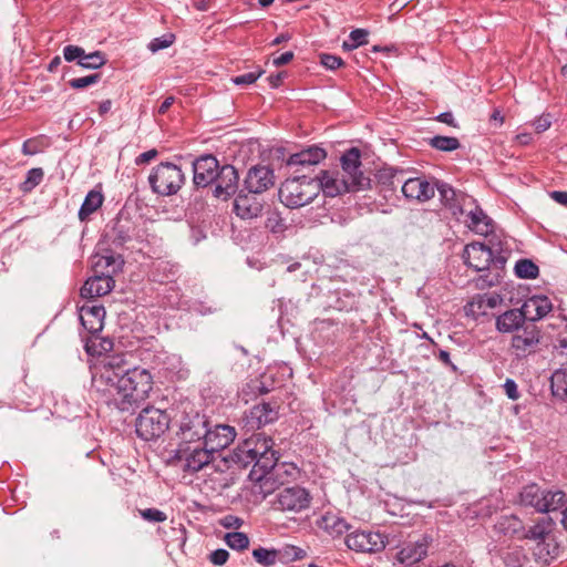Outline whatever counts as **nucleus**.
Returning <instances> with one entry per match:
<instances>
[{"instance_id":"obj_56","label":"nucleus","mask_w":567,"mask_h":567,"mask_svg":"<svg viewBox=\"0 0 567 567\" xmlns=\"http://www.w3.org/2000/svg\"><path fill=\"white\" fill-rule=\"evenodd\" d=\"M368 35H369V32L365 29H354L350 32L349 39L354 44H357V48H358L368 42L367 41Z\"/></svg>"},{"instance_id":"obj_11","label":"nucleus","mask_w":567,"mask_h":567,"mask_svg":"<svg viewBox=\"0 0 567 567\" xmlns=\"http://www.w3.org/2000/svg\"><path fill=\"white\" fill-rule=\"evenodd\" d=\"M174 457L178 461L185 462V471L197 473L214 460V454L205 443L202 442L198 444L178 445Z\"/></svg>"},{"instance_id":"obj_30","label":"nucleus","mask_w":567,"mask_h":567,"mask_svg":"<svg viewBox=\"0 0 567 567\" xmlns=\"http://www.w3.org/2000/svg\"><path fill=\"white\" fill-rule=\"evenodd\" d=\"M318 526L332 537H339L351 528L344 518L333 513H326L318 522Z\"/></svg>"},{"instance_id":"obj_15","label":"nucleus","mask_w":567,"mask_h":567,"mask_svg":"<svg viewBox=\"0 0 567 567\" xmlns=\"http://www.w3.org/2000/svg\"><path fill=\"white\" fill-rule=\"evenodd\" d=\"M219 165L212 154L202 155L193 162V182L196 187H207L218 176Z\"/></svg>"},{"instance_id":"obj_47","label":"nucleus","mask_w":567,"mask_h":567,"mask_svg":"<svg viewBox=\"0 0 567 567\" xmlns=\"http://www.w3.org/2000/svg\"><path fill=\"white\" fill-rule=\"evenodd\" d=\"M501 558L506 567H522L525 560V556L519 549L502 550Z\"/></svg>"},{"instance_id":"obj_54","label":"nucleus","mask_w":567,"mask_h":567,"mask_svg":"<svg viewBox=\"0 0 567 567\" xmlns=\"http://www.w3.org/2000/svg\"><path fill=\"white\" fill-rule=\"evenodd\" d=\"M84 49L78 45L69 44L63 49V58L68 62L79 61L84 58Z\"/></svg>"},{"instance_id":"obj_21","label":"nucleus","mask_w":567,"mask_h":567,"mask_svg":"<svg viewBox=\"0 0 567 567\" xmlns=\"http://www.w3.org/2000/svg\"><path fill=\"white\" fill-rule=\"evenodd\" d=\"M105 309L103 306H82L80 321L92 336L101 332L104 327Z\"/></svg>"},{"instance_id":"obj_28","label":"nucleus","mask_w":567,"mask_h":567,"mask_svg":"<svg viewBox=\"0 0 567 567\" xmlns=\"http://www.w3.org/2000/svg\"><path fill=\"white\" fill-rule=\"evenodd\" d=\"M527 319L524 308L511 309L498 316L496 328L501 332H513L517 330Z\"/></svg>"},{"instance_id":"obj_25","label":"nucleus","mask_w":567,"mask_h":567,"mask_svg":"<svg viewBox=\"0 0 567 567\" xmlns=\"http://www.w3.org/2000/svg\"><path fill=\"white\" fill-rule=\"evenodd\" d=\"M434 187L440 194L441 202L450 209H453L454 214L456 210L461 214L464 213L462 205H464L467 199L465 194L456 192L451 185L443 182H436Z\"/></svg>"},{"instance_id":"obj_41","label":"nucleus","mask_w":567,"mask_h":567,"mask_svg":"<svg viewBox=\"0 0 567 567\" xmlns=\"http://www.w3.org/2000/svg\"><path fill=\"white\" fill-rule=\"evenodd\" d=\"M515 275L522 279H535L539 275L538 266L530 259H519L515 265Z\"/></svg>"},{"instance_id":"obj_22","label":"nucleus","mask_w":567,"mask_h":567,"mask_svg":"<svg viewBox=\"0 0 567 567\" xmlns=\"http://www.w3.org/2000/svg\"><path fill=\"white\" fill-rule=\"evenodd\" d=\"M327 157V152L317 145L309 146L298 153L291 154L287 161V166H313Z\"/></svg>"},{"instance_id":"obj_29","label":"nucleus","mask_w":567,"mask_h":567,"mask_svg":"<svg viewBox=\"0 0 567 567\" xmlns=\"http://www.w3.org/2000/svg\"><path fill=\"white\" fill-rule=\"evenodd\" d=\"M494 530L498 535L522 538V534H524V525L515 515H503L494 524Z\"/></svg>"},{"instance_id":"obj_9","label":"nucleus","mask_w":567,"mask_h":567,"mask_svg":"<svg viewBox=\"0 0 567 567\" xmlns=\"http://www.w3.org/2000/svg\"><path fill=\"white\" fill-rule=\"evenodd\" d=\"M317 184L320 185V192L322 190L326 196L336 197L338 195L350 193V192H359L370 187L371 179L370 177H361L359 176L355 182H351L346 176L341 178L338 174L330 173L328 171H322L320 176L316 177Z\"/></svg>"},{"instance_id":"obj_19","label":"nucleus","mask_w":567,"mask_h":567,"mask_svg":"<svg viewBox=\"0 0 567 567\" xmlns=\"http://www.w3.org/2000/svg\"><path fill=\"white\" fill-rule=\"evenodd\" d=\"M401 190L406 198L419 202H426L435 195L434 185L420 177L405 176Z\"/></svg>"},{"instance_id":"obj_12","label":"nucleus","mask_w":567,"mask_h":567,"mask_svg":"<svg viewBox=\"0 0 567 567\" xmlns=\"http://www.w3.org/2000/svg\"><path fill=\"white\" fill-rule=\"evenodd\" d=\"M296 471V467L286 463H281L275 471H271L269 474H258L255 476H249L250 480L258 482V491L256 494H260L262 498H266L268 495L278 492L282 487L288 477H291Z\"/></svg>"},{"instance_id":"obj_38","label":"nucleus","mask_w":567,"mask_h":567,"mask_svg":"<svg viewBox=\"0 0 567 567\" xmlns=\"http://www.w3.org/2000/svg\"><path fill=\"white\" fill-rule=\"evenodd\" d=\"M550 390L554 396L567 400V370H556L550 378Z\"/></svg>"},{"instance_id":"obj_49","label":"nucleus","mask_w":567,"mask_h":567,"mask_svg":"<svg viewBox=\"0 0 567 567\" xmlns=\"http://www.w3.org/2000/svg\"><path fill=\"white\" fill-rule=\"evenodd\" d=\"M174 40H175V35L172 34V33H168V34H164L159 38H155L153 39L147 48L153 52H157L159 50H164L168 47H171L173 43H174Z\"/></svg>"},{"instance_id":"obj_58","label":"nucleus","mask_w":567,"mask_h":567,"mask_svg":"<svg viewBox=\"0 0 567 567\" xmlns=\"http://www.w3.org/2000/svg\"><path fill=\"white\" fill-rule=\"evenodd\" d=\"M506 395L511 400H517L519 398V392L517 389V384L513 379H506L504 385H503Z\"/></svg>"},{"instance_id":"obj_52","label":"nucleus","mask_w":567,"mask_h":567,"mask_svg":"<svg viewBox=\"0 0 567 567\" xmlns=\"http://www.w3.org/2000/svg\"><path fill=\"white\" fill-rule=\"evenodd\" d=\"M138 512L141 517L150 523H163L167 519V515L157 508H145Z\"/></svg>"},{"instance_id":"obj_55","label":"nucleus","mask_w":567,"mask_h":567,"mask_svg":"<svg viewBox=\"0 0 567 567\" xmlns=\"http://www.w3.org/2000/svg\"><path fill=\"white\" fill-rule=\"evenodd\" d=\"M499 302V297L497 295H493V296H488V295H484V296H478L477 298V301H476V305L478 307V309H493L495 308ZM472 305H475V302H473Z\"/></svg>"},{"instance_id":"obj_13","label":"nucleus","mask_w":567,"mask_h":567,"mask_svg":"<svg viewBox=\"0 0 567 567\" xmlns=\"http://www.w3.org/2000/svg\"><path fill=\"white\" fill-rule=\"evenodd\" d=\"M346 545L358 553H379L385 548V536L379 532L354 530L347 535Z\"/></svg>"},{"instance_id":"obj_43","label":"nucleus","mask_w":567,"mask_h":567,"mask_svg":"<svg viewBox=\"0 0 567 567\" xmlns=\"http://www.w3.org/2000/svg\"><path fill=\"white\" fill-rule=\"evenodd\" d=\"M229 437L230 435H228V437L216 435L215 431H210L208 429V435L205 437V441L203 442L209 449V451L213 454H215L226 449L233 442V440H230Z\"/></svg>"},{"instance_id":"obj_23","label":"nucleus","mask_w":567,"mask_h":567,"mask_svg":"<svg viewBox=\"0 0 567 567\" xmlns=\"http://www.w3.org/2000/svg\"><path fill=\"white\" fill-rule=\"evenodd\" d=\"M539 331L534 323L524 327L523 332L512 339L513 348L522 353L532 352L539 342Z\"/></svg>"},{"instance_id":"obj_7","label":"nucleus","mask_w":567,"mask_h":567,"mask_svg":"<svg viewBox=\"0 0 567 567\" xmlns=\"http://www.w3.org/2000/svg\"><path fill=\"white\" fill-rule=\"evenodd\" d=\"M171 415L154 406L144 408L135 421V432L144 441H153L161 437L169 426Z\"/></svg>"},{"instance_id":"obj_24","label":"nucleus","mask_w":567,"mask_h":567,"mask_svg":"<svg viewBox=\"0 0 567 567\" xmlns=\"http://www.w3.org/2000/svg\"><path fill=\"white\" fill-rule=\"evenodd\" d=\"M340 161L344 173L343 176L349 178L351 182H355L359 176L367 177L361 171V152L358 147H351L344 152Z\"/></svg>"},{"instance_id":"obj_61","label":"nucleus","mask_w":567,"mask_h":567,"mask_svg":"<svg viewBox=\"0 0 567 567\" xmlns=\"http://www.w3.org/2000/svg\"><path fill=\"white\" fill-rule=\"evenodd\" d=\"M214 431L216 432V435H219V436L228 437V435H230L229 439L233 441L236 435L234 427H231L229 425H217Z\"/></svg>"},{"instance_id":"obj_46","label":"nucleus","mask_w":567,"mask_h":567,"mask_svg":"<svg viewBox=\"0 0 567 567\" xmlns=\"http://www.w3.org/2000/svg\"><path fill=\"white\" fill-rule=\"evenodd\" d=\"M44 172L42 168H31L27 173V178L21 184V190L24 193L31 192L34 187H37L43 179Z\"/></svg>"},{"instance_id":"obj_5","label":"nucleus","mask_w":567,"mask_h":567,"mask_svg":"<svg viewBox=\"0 0 567 567\" xmlns=\"http://www.w3.org/2000/svg\"><path fill=\"white\" fill-rule=\"evenodd\" d=\"M319 193L317 179L302 175L286 179L279 188V198L285 206L293 209L310 204Z\"/></svg>"},{"instance_id":"obj_44","label":"nucleus","mask_w":567,"mask_h":567,"mask_svg":"<svg viewBox=\"0 0 567 567\" xmlns=\"http://www.w3.org/2000/svg\"><path fill=\"white\" fill-rule=\"evenodd\" d=\"M226 544L235 550H244L249 546V538L245 533L231 532L225 535Z\"/></svg>"},{"instance_id":"obj_35","label":"nucleus","mask_w":567,"mask_h":567,"mask_svg":"<svg viewBox=\"0 0 567 567\" xmlns=\"http://www.w3.org/2000/svg\"><path fill=\"white\" fill-rule=\"evenodd\" d=\"M103 204V195L97 190H90L84 198L80 209L79 218L84 221L91 214L97 210Z\"/></svg>"},{"instance_id":"obj_63","label":"nucleus","mask_w":567,"mask_h":567,"mask_svg":"<svg viewBox=\"0 0 567 567\" xmlns=\"http://www.w3.org/2000/svg\"><path fill=\"white\" fill-rule=\"evenodd\" d=\"M293 59V52L287 51L285 53H281L279 56L275 58L272 63L276 66H281L285 64H288Z\"/></svg>"},{"instance_id":"obj_37","label":"nucleus","mask_w":567,"mask_h":567,"mask_svg":"<svg viewBox=\"0 0 567 567\" xmlns=\"http://www.w3.org/2000/svg\"><path fill=\"white\" fill-rule=\"evenodd\" d=\"M551 530V520L550 518L543 517L535 525L530 526L527 530L524 529V534H522V538H527L535 542L544 540L545 537Z\"/></svg>"},{"instance_id":"obj_14","label":"nucleus","mask_w":567,"mask_h":567,"mask_svg":"<svg viewBox=\"0 0 567 567\" xmlns=\"http://www.w3.org/2000/svg\"><path fill=\"white\" fill-rule=\"evenodd\" d=\"M213 190L214 197L220 200H228L239 188V174L238 171L230 164L221 165L214 183Z\"/></svg>"},{"instance_id":"obj_40","label":"nucleus","mask_w":567,"mask_h":567,"mask_svg":"<svg viewBox=\"0 0 567 567\" xmlns=\"http://www.w3.org/2000/svg\"><path fill=\"white\" fill-rule=\"evenodd\" d=\"M429 145L441 152H453L461 147L456 137L435 135L429 140Z\"/></svg>"},{"instance_id":"obj_8","label":"nucleus","mask_w":567,"mask_h":567,"mask_svg":"<svg viewBox=\"0 0 567 567\" xmlns=\"http://www.w3.org/2000/svg\"><path fill=\"white\" fill-rule=\"evenodd\" d=\"M176 437L178 445L198 444L208 435V420L195 410L184 412L177 421Z\"/></svg>"},{"instance_id":"obj_64","label":"nucleus","mask_w":567,"mask_h":567,"mask_svg":"<svg viewBox=\"0 0 567 567\" xmlns=\"http://www.w3.org/2000/svg\"><path fill=\"white\" fill-rule=\"evenodd\" d=\"M550 197L558 204L567 207V192L554 190Z\"/></svg>"},{"instance_id":"obj_10","label":"nucleus","mask_w":567,"mask_h":567,"mask_svg":"<svg viewBox=\"0 0 567 567\" xmlns=\"http://www.w3.org/2000/svg\"><path fill=\"white\" fill-rule=\"evenodd\" d=\"M311 499L310 493L305 487L286 486L276 493L272 506L280 512L300 513L310 507Z\"/></svg>"},{"instance_id":"obj_39","label":"nucleus","mask_w":567,"mask_h":567,"mask_svg":"<svg viewBox=\"0 0 567 567\" xmlns=\"http://www.w3.org/2000/svg\"><path fill=\"white\" fill-rule=\"evenodd\" d=\"M565 494L561 491H546L542 496V513H548L558 509L564 504Z\"/></svg>"},{"instance_id":"obj_36","label":"nucleus","mask_w":567,"mask_h":567,"mask_svg":"<svg viewBox=\"0 0 567 567\" xmlns=\"http://www.w3.org/2000/svg\"><path fill=\"white\" fill-rule=\"evenodd\" d=\"M123 262L121 256H100L94 264L93 271L97 274L103 270L104 272H110L113 277L114 274L121 270Z\"/></svg>"},{"instance_id":"obj_16","label":"nucleus","mask_w":567,"mask_h":567,"mask_svg":"<svg viewBox=\"0 0 567 567\" xmlns=\"http://www.w3.org/2000/svg\"><path fill=\"white\" fill-rule=\"evenodd\" d=\"M274 185V171L270 167L262 165L250 167L244 179V189L250 194H261Z\"/></svg>"},{"instance_id":"obj_31","label":"nucleus","mask_w":567,"mask_h":567,"mask_svg":"<svg viewBox=\"0 0 567 567\" xmlns=\"http://www.w3.org/2000/svg\"><path fill=\"white\" fill-rule=\"evenodd\" d=\"M133 230V225L128 219L116 218L110 237L114 245L122 247L132 239Z\"/></svg>"},{"instance_id":"obj_2","label":"nucleus","mask_w":567,"mask_h":567,"mask_svg":"<svg viewBox=\"0 0 567 567\" xmlns=\"http://www.w3.org/2000/svg\"><path fill=\"white\" fill-rule=\"evenodd\" d=\"M277 452L272 450V440L268 437H251L246 440L231 456V460L247 467L252 464L249 476L269 474L280 464L277 463Z\"/></svg>"},{"instance_id":"obj_48","label":"nucleus","mask_w":567,"mask_h":567,"mask_svg":"<svg viewBox=\"0 0 567 567\" xmlns=\"http://www.w3.org/2000/svg\"><path fill=\"white\" fill-rule=\"evenodd\" d=\"M101 80V74L94 73L83 78H75L70 80L68 83L72 89L81 90L90 85L96 84Z\"/></svg>"},{"instance_id":"obj_26","label":"nucleus","mask_w":567,"mask_h":567,"mask_svg":"<svg viewBox=\"0 0 567 567\" xmlns=\"http://www.w3.org/2000/svg\"><path fill=\"white\" fill-rule=\"evenodd\" d=\"M248 423L251 427H261L266 424H269L278 419L277 406L271 405L270 403H261L255 405L248 415Z\"/></svg>"},{"instance_id":"obj_53","label":"nucleus","mask_w":567,"mask_h":567,"mask_svg":"<svg viewBox=\"0 0 567 567\" xmlns=\"http://www.w3.org/2000/svg\"><path fill=\"white\" fill-rule=\"evenodd\" d=\"M264 73V70L258 69L255 72L245 73L231 78V82L236 85H249L255 83Z\"/></svg>"},{"instance_id":"obj_1","label":"nucleus","mask_w":567,"mask_h":567,"mask_svg":"<svg viewBox=\"0 0 567 567\" xmlns=\"http://www.w3.org/2000/svg\"><path fill=\"white\" fill-rule=\"evenodd\" d=\"M114 393H107L115 406L123 412L140 408L153 389V375L141 367L131 368L120 380H116Z\"/></svg>"},{"instance_id":"obj_18","label":"nucleus","mask_w":567,"mask_h":567,"mask_svg":"<svg viewBox=\"0 0 567 567\" xmlns=\"http://www.w3.org/2000/svg\"><path fill=\"white\" fill-rule=\"evenodd\" d=\"M246 189L238 192L234 200V212L241 219H252L262 212V203L255 196L256 194L245 193Z\"/></svg>"},{"instance_id":"obj_20","label":"nucleus","mask_w":567,"mask_h":567,"mask_svg":"<svg viewBox=\"0 0 567 567\" xmlns=\"http://www.w3.org/2000/svg\"><path fill=\"white\" fill-rule=\"evenodd\" d=\"M427 548L429 542L426 537L414 543H408L398 551L396 560L405 567H412L426 556Z\"/></svg>"},{"instance_id":"obj_50","label":"nucleus","mask_w":567,"mask_h":567,"mask_svg":"<svg viewBox=\"0 0 567 567\" xmlns=\"http://www.w3.org/2000/svg\"><path fill=\"white\" fill-rule=\"evenodd\" d=\"M266 228L275 234L282 233L286 229V224L279 213L272 212L267 217Z\"/></svg>"},{"instance_id":"obj_59","label":"nucleus","mask_w":567,"mask_h":567,"mask_svg":"<svg viewBox=\"0 0 567 567\" xmlns=\"http://www.w3.org/2000/svg\"><path fill=\"white\" fill-rule=\"evenodd\" d=\"M251 393L256 395L266 394L269 392V389L264 384V382L259 380H252L246 385Z\"/></svg>"},{"instance_id":"obj_32","label":"nucleus","mask_w":567,"mask_h":567,"mask_svg":"<svg viewBox=\"0 0 567 567\" xmlns=\"http://www.w3.org/2000/svg\"><path fill=\"white\" fill-rule=\"evenodd\" d=\"M406 172L404 169L385 167L378 172L377 179L382 186L390 190L396 189L399 185H403Z\"/></svg>"},{"instance_id":"obj_42","label":"nucleus","mask_w":567,"mask_h":567,"mask_svg":"<svg viewBox=\"0 0 567 567\" xmlns=\"http://www.w3.org/2000/svg\"><path fill=\"white\" fill-rule=\"evenodd\" d=\"M106 62L105 54L101 51H94L89 54L84 52V58L78 61V65L87 70H96L105 65Z\"/></svg>"},{"instance_id":"obj_17","label":"nucleus","mask_w":567,"mask_h":567,"mask_svg":"<svg viewBox=\"0 0 567 567\" xmlns=\"http://www.w3.org/2000/svg\"><path fill=\"white\" fill-rule=\"evenodd\" d=\"M115 281L110 272H101L95 274L91 278H89L83 287L81 288V296L83 298H95L102 297L111 292L114 288Z\"/></svg>"},{"instance_id":"obj_6","label":"nucleus","mask_w":567,"mask_h":567,"mask_svg":"<svg viewBox=\"0 0 567 567\" xmlns=\"http://www.w3.org/2000/svg\"><path fill=\"white\" fill-rule=\"evenodd\" d=\"M148 183L153 193L161 196H171L181 189L185 183V175L176 164L162 162L152 169Z\"/></svg>"},{"instance_id":"obj_51","label":"nucleus","mask_w":567,"mask_h":567,"mask_svg":"<svg viewBox=\"0 0 567 567\" xmlns=\"http://www.w3.org/2000/svg\"><path fill=\"white\" fill-rule=\"evenodd\" d=\"M319 61L323 68L331 71H334L344 65V61L340 56L329 53H320Z\"/></svg>"},{"instance_id":"obj_60","label":"nucleus","mask_w":567,"mask_h":567,"mask_svg":"<svg viewBox=\"0 0 567 567\" xmlns=\"http://www.w3.org/2000/svg\"><path fill=\"white\" fill-rule=\"evenodd\" d=\"M157 151L155 148L146 151L138 155L135 159L136 165H143L154 159L157 156Z\"/></svg>"},{"instance_id":"obj_45","label":"nucleus","mask_w":567,"mask_h":567,"mask_svg":"<svg viewBox=\"0 0 567 567\" xmlns=\"http://www.w3.org/2000/svg\"><path fill=\"white\" fill-rule=\"evenodd\" d=\"M252 556L258 564L268 567L276 564L278 553L275 549L258 547L252 550Z\"/></svg>"},{"instance_id":"obj_33","label":"nucleus","mask_w":567,"mask_h":567,"mask_svg":"<svg viewBox=\"0 0 567 567\" xmlns=\"http://www.w3.org/2000/svg\"><path fill=\"white\" fill-rule=\"evenodd\" d=\"M545 489L540 488L537 484H529L520 492V502L525 506L534 507L537 512L542 513V496Z\"/></svg>"},{"instance_id":"obj_27","label":"nucleus","mask_w":567,"mask_h":567,"mask_svg":"<svg viewBox=\"0 0 567 567\" xmlns=\"http://www.w3.org/2000/svg\"><path fill=\"white\" fill-rule=\"evenodd\" d=\"M527 319L535 322L544 318L550 312L553 306L549 299L545 296H535L528 299L523 306Z\"/></svg>"},{"instance_id":"obj_57","label":"nucleus","mask_w":567,"mask_h":567,"mask_svg":"<svg viewBox=\"0 0 567 567\" xmlns=\"http://www.w3.org/2000/svg\"><path fill=\"white\" fill-rule=\"evenodd\" d=\"M228 557H229V553L226 549L219 548V549L214 550L209 555V560L212 564H214L216 566H221L227 561Z\"/></svg>"},{"instance_id":"obj_62","label":"nucleus","mask_w":567,"mask_h":567,"mask_svg":"<svg viewBox=\"0 0 567 567\" xmlns=\"http://www.w3.org/2000/svg\"><path fill=\"white\" fill-rule=\"evenodd\" d=\"M241 523L243 520L240 518L233 515L226 516L221 522L223 526L226 528H239Z\"/></svg>"},{"instance_id":"obj_4","label":"nucleus","mask_w":567,"mask_h":567,"mask_svg":"<svg viewBox=\"0 0 567 567\" xmlns=\"http://www.w3.org/2000/svg\"><path fill=\"white\" fill-rule=\"evenodd\" d=\"M132 367L124 353L107 354L101 363L95 367L92 375L93 388L103 394L114 393L116 380H120Z\"/></svg>"},{"instance_id":"obj_34","label":"nucleus","mask_w":567,"mask_h":567,"mask_svg":"<svg viewBox=\"0 0 567 567\" xmlns=\"http://www.w3.org/2000/svg\"><path fill=\"white\" fill-rule=\"evenodd\" d=\"M467 217L470 218L468 227L473 231L480 235H487L489 233V218L481 207L476 206L474 209L468 212Z\"/></svg>"},{"instance_id":"obj_3","label":"nucleus","mask_w":567,"mask_h":567,"mask_svg":"<svg viewBox=\"0 0 567 567\" xmlns=\"http://www.w3.org/2000/svg\"><path fill=\"white\" fill-rule=\"evenodd\" d=\"M491 246L484 243L467 244L463 250L464 262L476 271H485L491 266L496 270H503L511 250L504 248L502 241H489Z\"/></svg>"}]
</instances>
